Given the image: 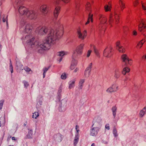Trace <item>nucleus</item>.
<instances>
[{
  "instance_id": "nucleus-1",
  "label": "nucleus",
  "mask_w": 146,
  "mask_h": 146,
  "mask_svg": "<svg viewBox=\"0 0 146 146\" xmlns=\"http://www.w3.org/2000/svg\"><path fill=\"white\" fill-rule=\"evenodd\" d=\"M61 27L60 30H57L56 32L52 30L50 31L46 42L41 43L38 41H34L35 38L31 34L32 26L29 24L25 23L23 27L25 35L24 40L31 45L32 49L42 53L44 50H47L50 49V44L54 43L57 36H62L63 33L62 25Z\"/></svg>"
},
{
  "instance_id": "nucleus-2",
  "label": "nucleus",
  "mask_w": 146,
  "mask_h": 146,
  "mask_svg": "<svg viewBox=\"0 0 146 146\" xmlns=\"http://www.w3.org/2000/svg\"><path fill=\"white\" fill-rule=\"evenodd\" d=\"M61 25H62V28H63L62 34V36H58L57 37V38H56V40H55V42L54 43H53V44L51 43V44H50V48L51 45L54 44L56 42V40H57L59 38H60L63 35V34L64 32V27H63V24H60V25L58 26L57 28L55 31L53 29H50V30H49L48 28L45 26H43L42 27H38L36 29V31L38 32V33L41 35H45V34H46L48 31L49 32V33H48V34L50 33V31H51V30H53L55 32L57 31V30H60L61 29H61ZM48 37V36H47V37L45 39V40L43 42H39V41H38V42H39L41 43L45 42L46 41V39Z\"/></svg>"
},
{
  "instance_id": "nucleus-3",
  "label": "nucleus",
  "mask_w": 146,
  "mask_h": 146,
  "mask_svg": "<svg viewBox=\"0 0 146 146\" xmlns=\"http://www.w3.org/2000/svg\"><path fill=\"white\" fill-rule=\"evenodd\" d=\"M19 12L21 15H24L31 19H35L37 16L36 12L33 10H29L25 7L20 6L18 9Z\"/></svg>"
},
{
  "instance_id": "nucleus-4",
  "label": "nucleus",
  "mask_w": 146,
  "mask_h": 146,
  "mask_svg": "<svg viewBox=\"0 0 146 146\" xmlns=\"http://www.w3.org/2000/svg\"><path fill=\"white\" fill-rule=\"evenodd\" d=\"M84 44L82 43L76 47L75 49L72 52V58H76L79 56L82 55L83 53V50Z\"/></svg>"
},
{
  "instance_id": "nucleus-5",
  "label": "nucleus",
  "mask_w": 146,
  "mask_h": 146,
  "mask_svg": "<svg viewBox=\"0 0 146 146\" xmlns=\"http://www.w3.org/2000/svg\"><path fill=\"white\" fill-rule=\"evenodd\" d=\"M100 23L98 26V28L99 30L101 31L102 30L104 31L105 28V25L107 24V19L105 15H99Z\"/></svg>"
},
{
  "instance_id": "nucleus-6",
  "label": "nucleus",
  "mask_w": 146,
  "mask_h": 146,
  "mask_svg": "<svg viewBox=\"0 0 146 146\" xmlns=\"http://www.w3.org/2000/svg\"><path fill=\"white\" fill-rule=\"evenodd\" d=\"M119 11L117 10H115L114 13L111 14L110 16L108 23L109 24H111L115 18L116 21V24H117L119 21Z\"/></svg>"
},
{
  "instance_id": "nucleus-7",
  "label": "nucleus",
  "mask_w": 146,
  "mask_h": 146,
  "mask_svg": "<svg viewBox=\"0 0 146 146\" xmlns=\"http://www.w3.org/2000/svg\"><path fill=\"white\" fill-rule=\"evenodd\" d=\"M139 30L145 36H146V25L144 20L141 19L139 21Z\"/></svg>"
},
{
  "instance_id": "nucleus-8",
  "label": "nucleus",
  "mask_w": 146,
  "mask_h": 146,
  "mask_svg": "<svg viewBox=\"0 0 146 146\" xmlns=\"http://www.w3.org/2000/svg\"><path fill=\"white\" fill-rule=\"evenodd\" d=\"M86 11H87L89 13L88 21L85 24V25H87L89 23L90 21L92 23L93 22V19L92 17L93 15L92 14H91L90 13V12L91 11V8L90 3L89 2H87L86 3Z\"/></svg>"
},
{
  "instance_id": "nucleus-9",
  "label": "nucleus",
  "mask_w": 146,
  "mask_h": 146,
  "mask_svg": "<svg viewBox=\"0 0 146 146\" xmlns=\"http://www.w3.org/2000/svg\"><path fill=\"white\" fill-rule=\"evenodd\" d=\"M77 33L78 38L82 40H84L87 35V32L86 30H81L80 29H78Z\"/></svg>"
},
{
  "instance_id": "nucleus-10",
  "label": "nucleus",
  "mask_w": 146,
  "mask_h": 146,
  "mask_svg": "<svg viewBox=\"0 0 146 146\" xmlns=\"http://www.w3.org/2000/svg\"><path fill=\"white\" fill-rule=\"evenodd\" d=\"M113 50L112 48L111 47H108L106 48L104 51V56L107 58L110 57L113 54Z\"/></svg>"
},
{
  "instance_id": "nucleus-11",
  "label": "nucleus",
  "mask_w": 146,
  "mask_h": 146,
  "mask_svg": "<svg viewBox=\"0 0 146 146\" xmlns=\"http://www.w3.org/2000/svg\"><path fill=\"white\" fill-rule=\"evenodd\" d=\"M102 121V119L100 117H98L94 120L92 126L100 129L101 126Z\"/></svg>"
},
{
  "instance_id": "nucleus-12",
  "label": "nucleus",
  "mask_w": 146,
  "mask_h": 146,
  "mask_svg": "<svg viewBox=\"0 0 146 146\" xmlns=\"http://www.w3.org/2000/svg\"><path fill=\"white\" fill-rule=\"evenodd\" d=\"M118 86L117 84H114L106 90V92L109 93L116 92L119 90Z\"/></svg>"
},
{
  "instance_id": "nucleus-13",
  "label": "nucleus",
  "mask_w": 146,
  "mask_h": 146,
  "mask_svg": "<svg viewBox=\"0 0 146 146\" xmlns=\"http://www.w3.org/2000/svg\"><path fill=\"white\" fill-rule=\"evenodd\" d=\"M121 59L123 62L126 63L127 62L129 65H131L132 63V60L129 59L128 57L126 54H123L121 56Z\"/></svg>"
},
{
  "instance_id": "nucleus-14",
  "label": "nucleus",
  "mask_w": 146,
  "mask_h": 146,
  "mask_svg": "<svg viewBox=\"0 0 146 146\" xmlns=\"http://www.w3.org/2000/svg\"><path fill=\"white\" fill-rule=\"evenodd\" d=\"M40 10L42 13V14L45 16L48 13V7L46 4L42 5L40 8Z\"/></svg>"
},
{
  "instance_id": "nucleus-15",
  "label": "nucleus",
  "mask_w": 146,
  "mask_h": 146,
  "mask_svg": "<svg viewBox=\"0 0 146 146\" xmlns=\"http://www.w3.org/2000/svg\"><path fill=\"white\" fill-rule=\"evenodd\" d=\"M60 7L57 6L56 7L53 12V15L55 18L56 19L60 12Z\"/></svg>"
},
{
  "instance_id": "nucleus-16",
  "label": "nucleus",
  "mask_w": 146,
  "mask_h": 146,
  "mask_svg": "<svg viewBox=\"0 0 146 146\" xmlns=\"http://www.w3.org/2000/svg\"><path fill=\"white\" fill-rule=\"evenodd\" d=\"M76 59V58H72L70 66V69L71 70L74 69L75 68L76 65L77 64V61Z\"/></svg>"
},
{
  "instance_id": "nucleus-17",
  "label": "nucleus",
  "mask_w": 146,
  "mask_h": 146,
  "mask_svg": "<svg viewBox=\"0 0 146 146\" xmlns=\"http://www.w3.org/2000/svg\"><path fill=\"white\" fill-rule=\"evenodd\" d=\"M100 129L97 128L93 127L91 129L90 131V135H91L94 136L96 135L98 133V132L99 131Z\"/></svg>"
},
{
  "instance_id": "nucleus-18",
  "label": "nucleus",
  "mask_w": 146,
  "mask_h": 146,
  "mask_svg": "<svg viewBox=\"0 0 146 146\" xmlns=\"http://www.w3.org/2000/svg\"><path fill=\"white\" fill-rule=\"evenodd\" d=\"M24 0H14V5L15 7L19 6L22 4L24 2Z\"/></svg>"
},
{
  "instance_id": "nucleus-19",
  "label": "nucleus",
  "mask_w": 146,
  "mask_h": 146,
  "mask_svg": "<svg viewBox=\"0 0 146 146\" xmlns=\"http://www.w3.org/2000/svg\"><path fill=\"white\" fill-rule=\"evenodd\" d=\"M146 113V106L144 107L140 111L139 115L140 117H142Z\"/></svg>"
},
{
  "instance_id": "nucleus-20",
  "label": "nucleus",
  "mask_w": 146,
  "mask_h": 146,
  "mask_svg": "<svg viewBox=\"0 0 146 146\" xmlns=\"http://www.w3.org/2000/svg\"><path fill=\"white\" fill-rule=\"evenodd\" d=\"M76 81L75 79L72 80L70 81L69 83L68 88L69 89H71L72 88H74L75 86V83Z\"/></svg>"
},
{
  "instance_id": "nucleus-21",
  "label": "nucleus",
  "mask_w": 146,
  "mask_h": 146,
  "mask_svg": "<svg viewBox=\"0 0 146 146\" xmlns=\"http://www.w3.org/2000/svg\"><path fill=\"white\" fill-rule=\"evenodd\" d=\"M70 0H55L54 2V4L56 5H57L60 3L61 1H62L65 3H67L69 2Z\"/></svg>"
},
{
  "instance_id": "nucleus-22",
  "label": "nucleus",
  "mask_w": 146,
  "mask_h": 146,
  "mask_svg": "<svg viewBox=\"0 0 146 146\" xmlns=\"http://www.w3.org/2000/svg\"><path fill=\"white\" fill-rule=\"evenodd\" d=\"M120 75V70L118 69H116L115 71L114 77L116 78H118L119 77Z\"/></svg>"
},
{
  "instance_id": "nucleus-23",
  "label": "nucleus",
  "mask_w": 146,
  "mask_h": 146,
  "mask_svg": "<svg viewBox=\"0 0 146 146\" xmlns=\"http://www.w3.org/2000/svg\"><path fill=\"white\" fill-rule=\"evenodd\" d=\"M111 9V4L109 3L108 4H106L104 6V9L106 11H110Z\"/></svg>"
},
{
  "instance_id": "nucleus-24",
  "label": "nucleus",
  "mask_w": 146,
  "mask_h": 146,
  "mask_svg": "<svg viewBox=\"0 0 146 146\" xmlns=\"http://www.w3.org/2000/svg\"><path fill=\"white\" fill-rule=\"evenodd\" d=\"M119 3L121 10L123 11L125 8V3L122 0H119Z\"/></svg>"
},
{
  "instance_id": "nucleus-25",
  "label": "nucleus",
  "mask_w": 146,
  "mask_h": 146,
  "mask_svg": "<svg viewBox=\"0 0 146 146\" xmlns=\"http://www.w3.org/2000/svg\"><path fill=\"white\" fill-rule=\"evenodd\" d=\"M145 39H143L142 40L140 41L137 44V48H140L142 47V45L145 42Z\"/></svg>"
},
{
  "instance_id": "nucleus-26",
  "label": "nucleus",
  "mask_w": 146,
  "mask_h": 146,
  "mask_svg": "<svg viewBox=\"0 0 146 146\" xmlns=\"http://www.w3.org/2000/svg\"><path fill=\"white\" fill-rule=\"evenodd\" d=\"M117 110V108L116 106H113L111 109L114 118H115L116 116Z\"/></svg>"
},
{
  "instance_id": "nucleus-27",
  "label": "nucleus",
  "mask_w": 146,
  "mask_h": 146,
  "mask_svg": "<svg viewBox=\"0 0 146 146\" xmlns=\"http://www.w3.org/2000/svg\"><path fill=\"white\" fill-rule=\"evenodd\" d=\"M130 71V69L127 67L124 68L122 72L123 74L125 75L126 73L129 72Z\"/></svg>"
},
{
  "instance_id": "nucleus-28",
  "label": "nucleus",
  "mask_w": 146,
  "mask_h": 146,
  "mask_svg": "<svg viewBox=\"0 0 146 146\" xmlns=\"http://www.w3.org/2000/svg\"><path fill=\"white\" fill-rule=\"evenodd\" d=\"M68 54V53L67 52L62 51L58 52V55L62 57L63 56L66 55Z\"/></svg>"
},
{
  "instance_id": "nucleus-29",
  "label": "nucleus",
  "mask_w": 146,
  "mask_h": 146,
  "mask_svg": "<svg viewBox=\"0 0 146 146\" xmlns=\"http://www.w3.org/2000/svg\"><path fill=\"white\" fill-rule=\"evenodd\" d=\"M85 82V80L84 79H80L79 83V88L80 89H82V88L83 84Z\"/></svg>"
},
{
  "instance_id": "nucleus-30",
  "label": "nucleus",
  "mask_w": 146,
  "mask_h": 146,
  "mask_svg": "<svg viewBox=\"0 0 146 146\" xmlns=\"http://www.w3.org/2000/svg\"><path fill=\"white\" fill-rule=\"evenodd\" d=\"M91 70H90L86 69L84 73V76L86 77H88L90 75Z\"/></svg>"
},
{
  "instance_id": "nucleus-31",
  "label": "nucleus",
  "mask_w": 146,
  "mask_h": 146,
  "mask_svg": "<svg viewBox=\"0 0 146 146\" xmlns=\"http://www.w3.org/2000/svg\"><path fill=\"white\" fill-rule=\"evenodd\" d=\"M117 49L120 52L124 53L125 51V49L123 47L121 46L117 47Z\"/></svg>"
},
{
  "instance_id": "nucleus-32",
  "label": "nucleus",
  "mask_w": 146,
  "mask_h": 146,
  "mask_svg": "<svg viewBox=\"0 0 146 146\" xmlns=\"http://www.w3.org/2000/svg\"><path fill=\"white\" fill-rule=\"evenodd\" d=\"M33 131L31 130H30L29 131L28 134L26 136V137L28 139L31 138L33 136Z\"/></svg>"
},
{
  "instance_id": "nucleus-33",
  "label": "nucleus",
  "mask_w": 146,
  "mask_h": 146,
  "mask_svg": "<svg viewBox=\"0 0 146 146\" xmlns=\"http://www.w3.org/2000/svg\"><path fill=\"white\" fill-rule=\"evenodd\" d=\"M56 136V140L58 141H61L62 140V135L60 134H58Z\"/></svg>"
},
{
  "instance_id": "nucleus-34",
  "label": "nucleus",
  "mask_w": 146,
  "mask_h": 146,
  "mask_svg": "<svg viewBox=\"0 0 146 146\" xmlns=\"http://www.w3.org/2000/svg\"><path fill=\"white\" fill-rule=\"evenodd\" d=\"M24 70L27 72H28L30 74L32 73V71L31 70V69L28 67H26L24 68Z\"/></svg>"
},
{
  "instance_id": "nucleus-35",
  "label": "nucleus",
  "mask_w": 146,
  "mask_h": 146,
  "mask_svg": "<svg viewBox=\"0 0 146 146\" xmlns=\"http://www.w3.org/2000/svg\"><path fill=\"white\" fill-rule=\"evenodd\" d=\"M38 116V113L37 112H35L34 113H33V118H35V119H36Z\"/></svg>"
},
{
  "instance_id": "nucleus-36",
  "label": "nucleus",
  "mask_w": 146,
  "mask_h": 146,
  "mask_svg": "<svg viewBox=\"0 0 146 146\" xmlns=\"http://www.w3.org/2000/svg\"><path fill=\"white\" fill-rule=\"evenodd\" d=\"M10 70L11 71V73H12L13 72V67L11 63V60H10V66H9Z\"/></svg>"
},
{
  "instance_id": "nucleus-37",
  "label": "nucleus",
  "mask_w": 146,
  "mask_h": 146,
  "mask_svg": "<svg viewBox=\"0 0 146 146\" xmlns=\"http://www.w3.org/2000/svg\"><path fill=\"white\" fill-rule=\"evenodd\" d=\"M5 122V118L3 117H1L0 118V127L1 125V123H4Z\"/></svg>"
},
{
  "instance_id": "nucleus-38",
  "label": "nucleus",
  "mask_w": 146,
  "mask_h": 146,
  "mask_svg": "<svg viewBox=\"0 0 146 146\" xmlns=\"http://www.w3.org/2000/svg\"><path fill=\"white\" fill-rule=\"evenodd\" d=\"M113 134L115 137H117L118 135V134L117 133V131L116 129L115 128L113 129Z\"/></svg>"
},
{
  "instance_id": "nucleus-39",
  "label": "nucleus",
  "mask_w": 146,
  "mask_h": 146,
  "mask_svg": "<svg viewBox=\"0 0 146 146\" xmlns=\"http://www.w3.org/2000/svg\"><path fill=\"white\" fill-rule=\"evenodd\" d=\"M78 141V138L77 137H76L75 138V139L74 141V145H76Z\"/></svg>"
},
{
  "instance_id": "nucleus-40",
  "label": "nucleus",
  "mask_w": 146,
  "mask_h": 146,
  "mask_svg": "<svg viewBox=\"0 0 146 146\" xmlns=\"http://www.w3.org/2000/svg\"><path fill=\"white\" fill-rule=\"evenodd\" d=\"M142 7L143 10L145 11V13L146 14V4L142 3Z\"/></svg>"
},
{
  "instance_id": "nucleus-41",
  "label": "nucleus",
  "mask_w": 146,
  "mask_h": 146,
  "mask_svg": "<svg viewBox=\"0 0 146 146\" xmlns=\"http://www.w3.org/2000/svg\"><path fill=\"white\" fill-rule=\"evenodd\" d=\"M66 75L65 73H63L61 76V78L63 79H66Z\"/></svg>"
},
{
  "instance_id": "nucleus-42",
  "label": "nucleus",
  "mask_w": 146,
  "mask_h": 146,
  "mask_svg": "<svg viewBox=\"0 0 146 146\" xmlns=\"http://www.w3.org/2000/svg\"><path fill=\"white\" fill-rule=\"evenodd\" d=\"M94 52L95 54L97 56H98L99 55V53H98V50L97 49H96V48H94Z\"/></svg>"
},
{
  "instance_id": "nucleus-43",
  "label": "nucleus",
  "mask_w": 146,
  "mask_h": 146,
  "mask_svg": "<svg viewBox=\"0 0 146 146\" xmlns=\"http://www.w3.org/2000/svg\"><path fill=\"white\" fill-rule=\"evenodd\" d=\"M4 102V101L3 100H1L0 101V109L1 110L2 109Z\"/></svg>"
},
{
  "instance_id": "nucleus-44",
  "label": "nucleus",
  "mask_w": 146,
  "mask_h": 146,
  "mask_svg": "<svg viewBox=\"0 0 146 146\" xmlns=\"http://www.w3.org/2000/svg\"><path fill=\"white\" fill-rule=\"evenodd\" d=\"M92 67V63H91L89 64L88 67L86 68V69L88 70H91Z\"/></svg>"
},
{
  "instance_id": "nucleus-45",
  "label": "nucleus",
  "mask_w": 146,
  "mask_h": 146,
  "mask_svg": "<svg viewBox=\"0 0 146 146\" xmlns=\"http://www.w3.org/2000/svg\"><path fill=\"white\" fill-rule=\"evenodd\" d=\"M11 138L13 140L15 141V140H17V138H16L15 137H11L10 136V137H8L7 139V141H9V140Z\"/></svg>"
},
{
  "instance_id": "nucleus-46",
  "label": "nucleus",
  "mask_w": 146,
  "mask_h": 146,
  "mask_svg": "<svg viewBox=\"0 0 146 146\" xmlns=\"http://www.w3.org/2000/svg\"><path fill=\"white\" fill-rule=\"evenodd\" d=\"M92 52V50H89L88 51L86 56L87 57H89L90 56Z\"/></svg>"
},
{
  "instance_id": "nucleus-47",
  "label": "nucleus",
  "mask_w": 146,
  "mask_h": 146,
  "mask_svg": "<svg viewBox=\"0 0 146 146\" xmlns=\"http://www.w3.org/2000/svg\"><path fill=\"white\" fill-rule=\"evenodd\" d=\"M23 83H24L25 87H27L29 85L28 83L26 81H23Z\"/></svg>"
},
{
  "instance_id": "nucleus-48",
  "label": "nucleus",
  "mask_w": 146,
  "mask_h": 146,
  "mask_svg": "<svg viewBox=\"0 0 146 146\" xmlns=\"http://www.w3.org/2000/svg\"><path fill=\"white\" fill-rule=\"evenodd\" d=\"M132 34L133 36H136L137 35V32L135 30H134L132 32Z\"/></svg>"
},
{
  "instance_id": "nucleus-49",
  "label": "nucleus",
  "mask_w": 146,
  "mask_h": 146,
  "mask_svg": "<svg viewBox=\"0 0 146 146\" xmlns=\"http://www.w3.org/2000/svg\"><path fill=\"white\" fill-rule=\"evenodd\" d=\"M105 128L108 130L110 129V127L109 124L108 123L106 124L105 125Z\"/></svg>"
},
{
  "instance_id": "nucleus-50",
  "label": "nucleus",
  "mask_w": 146,
  "mask_h": 146,
  "mask_svg": "<svg viewBox=\"0 0 146 146\" xmlns=\"http://www.w3.org/2000/svg\"><path fill=\"white\" fill-rule=\"evenodd\" d=\"M116 46H117V47H118L119 46L120 47V46H121L120 45V43L119 41L117 42L116 43Z\"/></svg>"
},
{
  "instance_id": "nucleus-51",
  "label": "nucleus",
  "mask_w": 146,
  "mask_h": 146,
  "mask_svg": "<svg viewBox=\"0 0 146 146\" xmlns=\"http://www.w3.org/2000/svg\"><path fill=\"white\" fill-rule=\"evenodd\" d=\"M49 69V68H46V67H45L43 69V71L44 73H46L47 71Z\"/></svg>"
},
{
  "instance_id": "nucleus-52",
  "label": "nucleus",
  "mask_w": 146,
  "mask_h": 146,
  "mask_svg": "<svg viewBox=\"0 0 146 146\" xmlns=\"http://www.w3.org/2000/svg\"><path fill=\"white\" fill-rule=\"evenodd\" d=\"M142 58L144 60H146V54L143 56L142 57Z\"/></svg>"
},
{
  "instance_id": "nucleus-53",
  "label": "nucleus",
  "mask_w": 146,
  "mask_h": 146,
  "mask_svg": "<svg viewBox=\"0 0 146 146\" xmlns=\"http://www.w3.org/2000/svg\"><path fill=\"white\" fill-rule=\"evenodd\" d=\"M139 3V1L138 0H136L135 3H134V5L135 6H136L137 4Z\"/></svg>"
},
{
  "instance_id": "nucleus-54",
  "label": "nucleus",
  "mask_w": 146,
  "mask_h": 146,
  "mask_svg": "<svg viewBox=\"0 0 146 146\" xmlns=\"http://www.w3.org/2000/svg\"><path fill=\"white\" fill-rule=\"evenodd\" d=\"M7 18V16L6 17H3V22H4L6 21V19Z\"/></svg>"
},
{
  "instance_id": "nucleus-55",
  "label": "nucleus",
  "mask_w": 146,
  "mask_h": 146,
  "mask_svg": "<svg viewBox=\"0 0 146 146\" xmlns=\"http://www.w3.org/2000/svg\"><path fill=\"white\" fill-rule=\"evenodd\" d=\"M79 126L78 125H76V130H77L79 129Z\"/></svg>"
},
{
  "instance_id": "nucleus-56",
  "label": "nucleus",
  "mask_w": 146,
  "mask_h": 146,
  "mask_svg": "<svg viewBox=\"0 0 146 146\" xmlns=\"http://www.w3.org/2000/svg\"><path fill=\"white\" fill-rule=\"evenodd\" d=\"M4 0H0V6L2 4V3L3 2V1Z\"/></svg>"
},
{
  "instance_id": "nucleus-57",
  "label": "nucleus",
  "mask_w": 146,
  "mask_h": 146,
  "mask_svg": "<svg viewBox=\"0 0 146 146\" xmlns=\"http://www.w3.org/2000/svg\"><path fill=\"white\" fill-rule=\"evenodd\" d=\"M78 70V69L76 68L74 70V72H76Z\"/></svg>"
},
{
  "instance_id": "nucleus-58",
  "label": "nucleus",
  "mask_w": 146,
  "mask_h": 146,
  "mask_svg": "<svg viewBox=\"0 0 146 146\" xmlns=\"http://www.w3.org/2000/svg\"><path fill=\"white\" fill-rule=\"evenodd\" d=\"M45 74L46 73H44L43 72V78H44L45 76Z\"/></svg>"
},
{
  "instance_id": "nucleus-59",
  "label": "nucleus",
  "mask_w": 146,
  "mask_h": 146,
  "mask_svg": "<svg viewBox=\"0 0 146 146\" xmlns=\"http://www.w3.org/2000/svg\"><path fill=\"white\" fill-rule=\"evenodd\" d=\"M27 124V122H26L25 123H24V125L25 126Z\"/></svg>"
},
{
  "instance_id": "nucleus-60",
  "label": "nucleus",
  "mask_w": 146,
  "mask_h": 146,
  "mask_svg": "<svg viewBox=\"0 0 146 146\" xmlns=\"http://www.w3.org/2000/svg\"><path fill=\"white\" fill-rule=\"evenodd\" d=\"M95 144L94 143H93L92 144L91 146H95Z\"/></svg>"
},
{
  "instance_id": "nucleus-61",
  "label": "nucleus",
  "mask_w": 146,
  "mask_h": 146,
  "mask_svg": "<svg viewBox=\"0 0 146 146\" xmlns=\"http://www.w3.org/2000/svg\"><path fill=\"white\" fill-rule=\"evenodd\" d=\"M62 57H61V58H60V59L59 60V62H60L61 61V60H62Z\"/></svg>"
},
{
  "instance_id": "nucleus-62",
  "label": "nucleus",
  "mask_w": 146,
  "mask_h": 146,
  "mask_svg": "<svg viewBox=\"0 0 146 146\" xmlns=\"http://www.w3.org/2000/svg\"><path fill=\"white\" fill-rule=\"evenodd\" d=\"M76 131L77 132V133H78V132L79 131V129H78L77 130H76Z\"/></svg>"
},
{
  "instance_id": "nucleus-63",
  "label": "nucleus",
  "mask_w": 146,
  "mask_h": 146,
  "mask_svg": "<svg viewBox=\"0 0 146 146\" xmlns=\"http://www.w3.org/2000/svg\"><path fill=\"white\" fill-rule=\"evenodd\" d=\"M127 77H126V78H125V80H124V81H126L127 80Z\"/></svg>"
},
{
  "instance_id": "nucleus-64",
  "label": "nucleus",
  "mask_w": 146,
  "mask_h": 146,
  "mask_svg": "<svg viewBox=\"0 0 146 146\" xmlns=\"http://www.w3.org/2000/svg\"><path fill=\"white\" fill-rule=\"evenodd\" d=\"M61 88L60 89V90H59V92H61Z\"/></svg>"
}]
</instances>
